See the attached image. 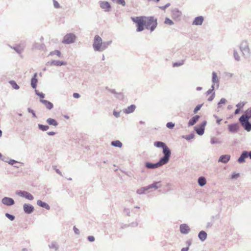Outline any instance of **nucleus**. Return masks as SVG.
I'll use <instances>...</instances> for the list:
<instances>
[{"label":"nucleus","instance_id":"obj_61","mask_svg":"<svg viewBox=\"0 0 251 251\" xmlns=\"http://www.w3.org/2000/svg\"><path fill=\"white\" fill-rule=\"evenodd\" d=\"M215 92H213L212 93L211 95L208 98L207 100L209 101H212L215 97Z\"/></svg>","mask_w":251,"mask_h":251},{"label":"nucleus","instance_id":"obj_63","mask_svg":"<svg viewBox=\"0 0 251 251\" xmlns=\"http://www.w3.org/2000/svg\"><path fill=\"white\" fill-rule=\"evenodd\" d=\"M73 229H74V232L75 233V234H76L77 235L79 234L80 232H79V229L77 227H76L75 226H74Z\"/></svg>","mask_w":251,"mask_h":251},{"label":"nucleus","instance_id":"obj_9","mask_svg":"<svg viewBox=\"0 0 251 251\" xmlns=\"http://www.w3.org/2000/svg\"><path fill=\"white\" fill-rule=\"evenodd\" d=\"M16 194L30 201H32L34 199L33 196L27 191L18 190L16 192Z\"/></svg>","mask_w":251,"mask_h":251},{"label":"nucleus","instance_id":"obj_54","mask_svg":"<svg viewBox=\"0 0 251 251\" xmlns=\"http://www.w3.org/2000/svg\"><path fill=\"white\" fill-rule=\"evenodd\" d=\"M27 111L29 113L32 114V116L34 118H37V116H36V115L35 114V112H34V111L33 110H32L31 108H27Z\"/></svg>","mask_w":251,"mask_h":251},{"label":"nucleus","instance_id":"obj_7","mask_svg":"<svg viewBox=\"0 0 251 251\" xmlns=\"http://www.w3.org/2000/svg\"><path fill=\"white\" fill-rule=\"evenodd\" d=\"M76 36L73 33H68L64 36L62 43L65 44H70L75 42Z\"/></svg>","mask_w":251,"mask_h":251},{"label":"nucleus","instance_id":"obj_58","mask_svg":"<svg viewBox=\"0 0 251 251\" xmlns=\"http://www.w3.org/2000/svg\"><path fill=\"white\" fill-rule=\"evenodd\" d=\"M183 64V61L181 62H175L173 64V66L174 67L180 66L181 65Z\"/></svg>","mask_w":251,"mask_h":251},{"label":"nucleus","instance_id":"obj_41","mask_svg":"<svg viewBox=\"0 0 251 251\" xmlns=\"http://www.w3.org/2000/svg\"><path fill=\"white\" fill-rule=\"evenodd\" d=\"M195 136L194 133L192 132L189 135H183L182 136V138L185 139L186 140L189 141L192 139H193Z\"/></svg>","mask_w":251,"mask_h":251},{"label":"nucleus","instance_id":"obj_21","mask_svg":"<svg viewBox=\"0 0 251 251\" xmlns=\"http://www.w3.org/2000/svg\"><path fill=\"white\" fill-rule=\"evenodd\" d=\"M212 84L214 85L216 84L217 87L218 88L219 86V80L217 76V73L215 72H212Z\"/></svg>","mask_w":251,"mask_h":251},{"label":"nucleus","instance_id":"obj_57","mask_svg":"<svg viewBox=\"0 0 251 251\" xmlns=\"http://www.w3.org/2000/svg\"><path fill=\"white\" fill-rule=\"evenodd\" d=\"M53 3L54 7L55 8H60V4H59V3L56 0H53Z\"/></svg>","mask_w":251,"mask_h":251},{"label":"nucleus","instance_id":"obj_48","mask_svg":"<svg viewBox=\"0 0 251 251\" xmlns=\"http://www.w3.org/2000/svg\"><path fill=\"white\" fill-rule=\"evenodd\" d=\"M5 216L8 218L10 221H13L15 220V217L13 215H11L8 213H6L5 214Z\"/></svg>","mask_w":251,"mask_h":251},{"label":"nucleus","instance_id":"obj_47","mask_svg":"<svg viewBox=\"0 0 251 251\" xmlns=\"http://www.w3.org/2000/svg\"><path fill=\"white\" fill-rule=\"evenodd\" d=\"M164 24L168 25H173L174 24V22L169 18H166L164 21Z\"/></svg>","mask_w":251,"mask_h":251},{"label":"nucleus","instance_id":"obj_25","mask_svg":"<svg viewBox=\"0 0 251 251\" xmlns=\"http://www.w3.org/2000/svg\"><path fill=\"white\" fill-rule=\"evenodd\" d=\"M12 49L14 50L17 53H21L25 47V46L23 44H20L16 45L15 47H10Z\"/></svg>","mask_w":251,"mask_h":251},{"label":"nucleus","instance_id":"obj_20","mask_svg":"<svg viewBox=\"0 0 251 251\" xmlns=\"http://www.w3.org/2000/svg\"><path fill=\"white\" fill-rule=\"evenodd\" d=\"M172 14L174 19H177L181 17L182 14L178 9L175 8L172 10Z\"/></svg>","mask_w":251,"mask_h":251},{"label":"nucleus","instance_id":"obj_46","mask_svg":"<svg viewBox=\"0 0 251 251\" xmlns=\"http://www.w3.org/2000/svg\"><path fill=\"white\" fill-rule=\"evenodd\" d=\"M112 1L116 2L117 4H121L123 6L126 5V2L125 0H112Z\"/></svg>","mask_w":251,"mask_h":251},{"label":"nucleus","instance_id":"obj_27","mask_svg":"<svg viewBox=\"0 0 251 251\" xmlns=\"http://www.w3.org/2000/svg\"><path fill=\"white\" fill-rule=\"evenodd\" d=\"M163 149V153L164 154L163 157H170L171 151L170 149L166 145L164 148H162Z\"/></svg>","mask_w":251,"mask_h":251},{"label":"nucleus","instance_id":"obj_44","mask_svg":"<svg viewBox=\"0 0 251 251\" xmlns=\"http://www.w3.org/2000/svg\"><path fill=\"white\" fill-rule=\"evenodd\" d=\"M233 56H234V59L236 61H239L240 60V57L238 53L237 52V50H233Z\"/></svg>","mask_w":251,"mask_h":251},{"label":"nucleus","instance_id":"obj_33","mask_svg":"<svg viewBox=\"0 0 251 251\" xmlns=\"http://www.w3.org/2000/svg\"><path fill=\"white\" fill-rule=\"evenodd\" d=\"M112 41H108L106 42H102L101 46V51L106 50L108 46L111 44Z\"/></svg>","mask_w":251,"mask_h":251},{"label":"nucleus","instance_id":"obj_6","mask_svg":"<svg viewBox=\"0 0 251 251\" xmlns=\"http://www.w3.org/2000/svg\"><path fill=\"white\" fill-rule=\"evenodd\" d=\"M239 121L245 130L248 132L251 130V123L249 122V119L243 116H241Z\"/></svg>","mask_w":251,"mask_h":251},{"label":"nucleus","instance_id":"obj_37","mask_svg":"<svg viewBox=\"0 0 251 251\" xmlns=\"http://www.w3.org/2000/svg\"><path fill=\"white\" fill-rule=\"evenodd\" d=\"M147 191H148V189H147V186H146L141 187V188L138 189L136 192L137 194L141 195L145 194Z\"/></svg>","mask_w":251,"mask_h":251},{"label":"nucleus","instance_id":"obj_8","mask_svg":"<svg viewBox=\"0 0 251 251\" xmlns=\"http://www.w3.org/2000/svg\"><path fill=\"white\" fill-rule=\"evenodd\" d=\"M207 122L203 121L199 126H196L194 127V130L197 134L199 135H202L204 133L205 126L206 125Z\"/></svg>","mask_w":251,"mask_h":251},{"label":"nucleus","instance_id":"obj_49","mask_svg":"<svg viewBox=\"0 0 251 251\" xmlns=\"http://www.w3.org/2000/svg\"><path fill=\"white\" fill-rule=\"evenodd\" d=\"M203 104H198L197 105L196 107L195 108L193 112L194 114L197 113L199 110H200L202 107Z\"/></svg>","mask_w":251,"mask_h":251},{"label":"nucleus","instance_id":"obj_43","mask_svg":"<svg viewBox=\"0 0 251 251\" xmlns=\"http://www.w3.org/2000/svg\"><path fill=\"white\" fill-rule=\"evenodd\" d=\"M49 55H56L59 57H61V52L59 50H55L54 51H51Z\"/></svg>","mask_w":251,"mask_h":251},{"label":"nucleus","instance_id":"obj_28","mask_svg":"<svg viewBox=\"0 0 251 251\" xmlns=\"http://www.w3.org/2000/svg\"><path fill=\"white\" fill-rule=\"evenodd\" d=\"M207 233L203 230H201L198 234V237L201 241H204L207 238Z\"/></svg>","mask_w":251,"mask_h":251},{"label":"nucleus","instance_id":"obj_59","mask_svg":"<svg viewBox=\"0 0 251 251\" xmlns=\"http://www.w3.org/2000/svg\"><path fill=\"white\" fill-rule=\"evenodd\" d=\"M52 168L53 170H54L55 171L56 173H57L58 174H59L60 176L62 175L61 172L59 170V169L56 168V166H52Z\"/></svg>","mask_w":251,"mask_h":251},{"label":"nucleus","instance_id":"obj_30","mask_svg":"<svg viewBox=\"0 0 251 251\" xmlns=\"http://www.w3.org/2000/svg\"><path fill=\"white\" fill-rule=\"evenodd\" d=\"M46 122L50 126H58V123L54 119L52 118H48L46 120Z\"/></svg>","mask_w":251,"mask_h":251},{"label":"nucleus","instance_id":"obj_11","mask_svg":"<svg viewBox=\"0 0 251 251\" xmlns=\"http://www.w3.org/2000/svg\"><path fill=\"white\" fill-rule=\"evenodd\" d=\"M3 161L7 162L9 164L15 167L18 168L20 162L13 159H9V158H0Z\"/></svg>","mask_w":251,"mask_h":251},{"label":"nucleus","instance_id":"obj_23","mask_svg":"<svg viewBox=\"0 0 251 251\" xmlns=\"http://www.w3.org/2000/svg\"><path fill=\"white\" fill-rule=\"evenodd\" d=\"M37 74L35 73L31 79V86L33 89H36L37 87V84L38 82V79L37 78Z\"/></svg>","mask_w":251,"mask_h":251},{"label":"nucleus","instance_id":"obj_12","mask_svg":"<svg viewBox=\"0 0 251 251\" xmlns=\"http://www.w3.org/2000/svg\"><path fill=\"white\" fill-rule=\"evenodd\" d=\"M24 212L27 214H31L34 210V206L30 204L25 203L23 205Z\"/></svg>","mask_w":251,"mask_h":251},{"label":"nucleus","instance_id":"obj_18","mask_svg":"<svg viewBox=\"0 0 251 251\" xmlns=\"http://www.w3.org/2000/svg\"><path fill=\"white\" fill-rule=\"evenodd\" d=\"M40 101L42 103H43L45 105V106L46 107V108L48 109V110L51 109L53 107V104L51 102H50L47 100L41 99L40 100Z\"/></svg>","mask_w":251,"mask_h":251},{"label":"nucleus","instance_id":"obj_16","mask_svg":"<svg viewBox=\"0 0 251 251\" xmlns=\"http://www.w3.org/2000/svg\"><path fill=\"white\" fill-rule=\"evenodd\" d=\"M203 20L204 18L202 16H200L197 17L194 19L192 23V25H202Z\"/></svg>","mask_w":251,"mask_h":251},{"label":"nucleus","instance_id":"obj_5","mask_svg":"<svg viewBox=\"0 0 251 251\" xmlns=\"http://www.w3.org/2000/svg\"><path fill=\"white\" fill-rule=\"evenodd\" d=\"M102 43L101 38L98 35H95L93 44V48L95 51H101Z\"/></svg>","mask_w":251,"mask_h":251},{"label":"nucleus","instance_id":"obj_17","mask_svg":"<svg viewBox=\"0 0 251 251\" xmlns=\"http://www.w3.org/2000/svg\"><path fill=\"white\" fill-rule=\"evenodd\" d=\"M161 181H154L153 183L147 186V189L148 190L151 189H154L155 190L161 187Z\"/></svg>","mask_w":251,"mask_h":251},{"label":"nucleus","instance_id":"obj_60","mask_svg":"<svg viewBox=\"0 0 251 251\" xmlns=\"http://www.w3.org/2000/svg\"><path fill=\"white\" fill-rule=\"evenodd\" d=\"M245 104V102H241L236 104V106L238 108H242Z\"/></svg>","mask_w":251,"mask_h":251},{"label":"nucleus","instance_id":"obj_35","mask_svg":"<svg viewBox=\"0 0 251 251\" xmlns=\"http://www.w3.org/2000/svg\"><path fill=\"white\" fill-rule=\"evenodd\" d=\"M111 145L114 147L121 148L122 147V143L119 140L113 141L111 142Z\"/></svg>","mask_w":251,"mask_h":251},{"label":"nucleus","instance_id":"obj_42","mask_svg":"<svg viewBox=\"0 0 251 251\" xmlns=\"http://www.w3.org/2000/svg\"><path fill=\"white\" fill-rule=\"evenodd\" d=\"M105 89L106 90H108L109 92H111L113 94H115L119 96H123V94L122 93H117L115 89H111L109 88L108 87H106Z\"/></svg>","mask_w":251,"mask_h":251},{"label":"nucleus","instance_id":"obj_55","mask_svg":"<svg viewBox=\"0 0 251 251\" xmlns=\"http://www.w3.org/2000/svg\"><path fill=\"white\" fill-rule=\"evenodd\" d=\"M214 88H215V86H214V84H212V86H211V88L209 89L207 92H206V95H208L209 94H210L211 93L214 92Z\"/></svg>","mask_w":251,"mask_h":251},{"label":"nucleus","instance_id":"obj_4","mask_svg":"<svg viewBox=\"0 0 251 251\" xmlns=\"http://www.w3.org/2000/svg\"><path fill=\"white\" fill-rule=\"evenodd\" d=\"M240 49L243 54V55L245 58H248L250 56V50L247 41H243L241 43Z\"/></svg>","mask_w":251,"mask_h":251},{"label":"nucleus","instance_id":"obj_32","mask_svg":"<svg viewBox=\"0 0 251 251\" xmlns=\"http://www.w3.org/2000/svg\"><path fill=\"white\" fill-rule=\"evenodd\" d=\"M241 116H243L250 120L251 118V107L246 110L244 114H243Z\"/></svg>","mask_w":251,"mask_h":251},{"label":"nucleus","instance_id":"obj_19","mask_svg":"<svg viewBox=\"0 0 251 251\" xmlns=\"http://www.w3.org/2000/svg\"><path fill=\"white\" fill-rule=\"evenodd\" d=\"M45 47V45L43 43H34L32 46V50H43Z\"/></svg>","mask_w":251,"mask_h":251},{"label":"nucleus","instance_id":"obj_50","mask_svg":"<svg viewBox=\"0 0 251 251\" xmlns=\"http://www.w3.org/2000/svg\"><path fill=\"white\" fill-rule=\"evenodd\" d=\"M35 92L36 95H37L38 96H39L40 98L44 99L45 98V95L44 93H43L42 92H39L37 90H35Z\"/></svg>","mask_w":251,"mask_h":251},{"label":"nucleus","instance_id":"obj_56","mask_svg":"<svg viewBox=\"0 0 251 251\" xmlns=\"http://www.w3.org/2000/svg\"><path fill=\"white\" fill-rule=\"evenodd\" d=\"M170 5V3H168L166 4H165V5H164V6H159V8L160 9H161L162 10H165V9L167 8H168V7H169Z\"/></svg>","mask_w":251,"mask_h":251},{"label":"nucleus","instance_id":"obj_24","mask_svg":"<svg viewBox=\"0 0 251 251\" xmlns=\"http://www.w3.org/2000/svg\"><path fill=\"white\" fill-rule=\"evenodd\" d=\"M66 65H67V63L64 61L52 60L50 62V65H51V66H65Z\"/></svg>","mask_w":251,"mask_h":251},{"label":"nucleus","instance_id":"obj_62","mask_svg":"<svg viewBox=\"0 0 251 251\" xmlns=\"http://www.w3.org/2000/svg\"><path fill=\"white\" fill-rule=\"evenodd\" d=\"M87 239L89 242H94L95 240V237L93 236H89L87 237Z\"/></svg>","mask_w":251,"mask_h":251},{"label":"nucleus","instance_id":"obj_26","mask_svg":"<svg viewBox=\"0 0 251 251\" xmlns=\"http://www.w3.org/2000/svg\"><path fill=\"white\" fill-rule=\"evenodd\" d=\"M37 204L41 207L46 209L47 210L50 209V205L46 202L42 201L41 200H39L37 201Z\"/></svg>","mask_w":251,"mask_h":251},{"label":"nucleus","instance_id":"obj_34","mask_svg":"<svg viewBox=\"0 0 251 251\" xmlns=\"http://www.w3.org/2000/svg\"><path fill=\"white\" fill-rule=\"evenodd\" d=\"M166 144L161 141H156L154 142V146L158 148H163L166 146Z\"/></svg>","mask_w":251,"mask_h":251},{"label":"nucleus","instance_id":"obj_51","mask_svg":"<svg viewBox=\"0 0 251 251\" xmlns=\"http://www.w3.org/2000/svg\"><path fill=\"white\" fill-rule=\"evenodd\" d=\"M226 100L225 98H222L218 103V106L219 107H221V105L222 104H225L226 102Z\"/></svg>","mask_w":251,"mask_h":251},{"label":"nucleus","instance_id":"obj_39","mask_svg":"<svg viewBox=\"0 0 251 251\" xmlns=\"http://www.w3.org/2000/svg\"><path fill=\"white\" fill-rule=\"evenodd\" d=\"M49 247L50 249H54L55 251H57L59 248L58 245L55 242L51 243V244L49 245Z\"/></svg>","mask_w":251,"mask_h":251},{"label":"nucleus","instance_id":"obj_2","mask_svg":"<svg viewBox=\"0 0 251 251\" xmlns=\"http://www.w3.org/2000/svg\"><path fill=\"white\" fill-rule=\"evenodd\" d=\"M169 159L170 158H160V160L155 163L147 162L145 163V167L148 169H155L167 164Z\"/></svg>","mask_w":251,"mask_h":251},{"label":"nucleus","instance_id":"obj_40","mask_svg":"<svg viewBox=\"0 0 251 251\" xmlns=\"http://www.w3.org/2000/svg\"><path fill=\"white\" fill-rule=\"evenodd\" d=\"M239 157H251V151H243Z\"/></svg>","mask_w":251,"mask_h":251},{"label":"nucleus","instance_id":"obj_53","mask_svg":"<svg viewBox=\"0 0 251 251\" xmlns=\"http://www.w3.org/2000/svg\"><path fill=\"white\" fill-rule=\"evenodd\" d=\"M166 126L170 129H172L175 126V124L172 122H168L166 124Z\"/></svg>","mask_w":251,"mask_h":251},{"label":"nucleus","instance_id":"obj_10","mask_svg":"<svg viewBox=\"0 0 251 251\" xmlns=\"http://www.w3.org/2000/svg\"><path fill=\"white\" fill-rule=\"evenodd\" d=\"M100 7L104 9L105 12H109L111 10L110 4L106 1H100L99 2Z\"/></svg>","mask_w":251,"mask_h":251},{"label":"nucleus","instance_id":"obj_1","mask_svg":"<svg viewBox=\"0 0 251 251\" xmlns=\"http://www.w3.org/2000/svg\"><path fill=\"white\" fill-rule=\"evenodd\" d=\"M145 21L146 28L150 29L151 32L153 31L157 26V19L153 16H143Z\"/></svg>","mask_w":251,"mask_h":251},{"label":"nucleus","instance_id":"obj_38","mask_svg":"<svg viewBox=\"0 0 251 251\" xmlns=\"http://www.w3.org/2000/svg\"><path fill=\"white\" fill-rule=\"evenodd\" d=\"M9 83L14 89L18 90L19 89V86L16 83V82L14 80H10L9 81Z\"/></svg>","mask_w":251,"mask_h":251},{"label":"nucleus","instance_id":"obj_36","mask_svg":"<svg viewBox=\"0 0 251 251\" xmlns=\"http://www.w3.org/2000/svg\"><path fill=\"white\" fill-rule=\"evenodd\" d=\"M38 128L40 130L43 131H47L48 130L50 127L48 125H42V124H38Z\"/></svg>","mask_w":251,"mask_h":251},{"label":"nucleus","instance_id":"obj_14","mask_svg":"<svg viewBox=\"0 0 251 251\" xmlns=\"http://www.w3.org/2000/svg\"><path fill=\"white\" fill-rule=\"evenodd\" d=\"M190 230V229L187 224H183L180 225V231L181 233L186 234Z\"/></svg>","mask_w":251,"mask_h":251},{"label":"nucleus","instance_id":"obj_13","mask_svg":"<svg viewBox=\"0 0 251 251\" xmlns=\"http://www.w3.org/2000/svg\"><path fill=\"white\" fill-rule=\"evenodd\" d=\"M1 202L5 205L11 206L14 204L15 201L12 198L5 197L2 199Z\"/></svg>","mask_w":251,"mask_h":251},{"label":"nucleus","instance_id":"obj_15","mask_svg":"<svg viewBox=\"0 0 251 251\" xmlns=\"http://www.w3.org/2000/svg\"><path fill=\"white\" fill-rule=\"evenodd\" d=\"M239 126L237 123L230 124L228 126V129L230 132L234 133L239 129Z\"/></svg>","mask_w":251,"mask_h":251},{"label":"nucleus","instance_id":"obj_64","mask_svg":"<svg viewBox=\"0 0 251 251\" xmlns=\"http://www.w3.org/2000/svg\"><path fill=\"white\" fill-rule=\"evenodd\" d=\"M120 112H118V111H116L115 110H114L113 111V115L116 118L119 117H120Z\"/></svg>","mask_w":251,"mask_h":251},{"label":"nucleus","instance_id":"obj_29","mask_svg":"<svg viewBox=\"0 0 251 251\" xmlns=\"http://www.w3.org/2000/svg\"><path fill=\"white\" fill-rule=\"evenodd\" d=\"M135 108L136 106L134 104H131L126 109H124V111L126 114H129L132 113L135 110Z\"/></svg>","mask_w":251,"mask_h":251},{"label":"nucleus","instance_id":"obj_52","mask_svg":"<svg viewBox=\"0 0 251 251\" xmlns=\"http://www.w3.org/2000/svg\"><path fill=\"white\" fill-rule=\"evenodd\" d=\"M239 176V173H234L231 175L230 178L232 179H235L237 178Z\"/></svg>","mask_w":251,"mask_h":251},{"label":"nucleus","instance_id":"obj_45","mask_svg":"<svg viewBox=\"0 0 251 251\" xmlns=\"http://www.w3.org/2000/svg\"><path fill=\"white\" fill-rule=\"evenodd\" d=\"M230 158H219L218 162L226 163L229 161Z\"/></svg>","mask_w":251,"mask_h":251},{"label":"nucleus","instance_id":"obj_3","mask_svg":"<svg viewBox=\"0 0 251 251\" xmlns=\"http://www.w3.org/2000/svg\"><path fill=\"white\" fill-rule=\"evenodd\" d=\"M132 21L136 24L137 32H141L146 27L145 21H144L143 16L131 17Z\"/></svg>","mask_w":251,"mask_h":251},{"label":"nucleus","instance_id":"obj_22","mask_svg":"<svg viewBox=\"0 0 251 251\" xmlns=\"http://www.w3.org/2000/svg\"><path fill=\"white\" fill-rule=\"evenodd\" d=\"M200 118V116L199 115H195L189 121L188 123V126H190L194 125L199 120Z\"/></svg>","mask_w":251,"mask_h":251},{"label":"nucleus","instance_id":"obj_31","mask_svg":"<svg viewBox=\"0 0 251 251\" xmlns=\"http://www.w3.org/2000/svg\"><path fill=\"white\" fill-rule=\"evenodd\" d=\"M198 184L201 186L202 187L204 185H205L206 183V180L204 176H200L199 177L198 180Z\"/></svg>","mask_w":251,"mask_h":251}]
</instances>
